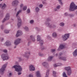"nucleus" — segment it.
Returning a JSON list of instances; mask_svg holds the SVG:
<instances>
[{
  "mask_svg": "<svg viewBox=\"0 0 77 77\" xmlns=\"http://www.w3.org/2000/svg\"><path fill=\"white\" fill-rule=\"evenodd\" d=\"M57 55H58L57 54H55V56H57Z\"/></svg>",
  "mask_w": 77,
  "mask_h": 77,
  "instance_id": "338daca9",
  "label": "nucleus"
},
{
  "mask_svg": "<svg viewBox=\"0 0 77 77\" xmlns=\"http://www.w3.org/2000/svg\"><path fill=\"white\" fill-rule=\"evenodd\" d=\"M64 46L63 45H60L57 49L58 51L60 50V49L62 50L64 48Z\"/></svg>",
  "mask_w": 77,
  "mask_h": 77,
  "instance_id": "f3484780",
  "label": "nucleus"
},
{
  "mask_svg": "<svg viewBox=\"0 0 77 77\" xmlns=\"http://www.w3.org/2000/svg\"><path fill=\"white\" fill-rule=\"evenodd\" d=\"M39 8H42L43 7V5H42V4H40L39 5Z\"/></svg>",
  "mask_w": 77,
  "mask_h": 77,
  "instance_id": "3c124183",
  "label": "nucleus"
},
{
  "mask_svg": "<svg viewBox=\"0 0 77 77\" xmlns=\"http://www.w3.org/2000/svg\"><path fill=\"white\" fill-rule=\"evenodd\" d=\"M54 67H57V66H60V64L58 63V65H56V64H54L53 65Z\"/></svg>",
  "mask_w": 77,
  "mask_h": 77,
  "instance_id": "473e14b6",
  "label": "nucleus"
},
{
  "mask_svg": "<svg viewBox=\"0 0 77 77\" xmlns=\"http://www.w3.org/2000/svg\"><path fill=\"white\" fill-rule=\"evenodd\" d=\"M38 56H40V57H42V56H44V55L43 54L41 53H39Z\"/></svg>",
  "mask_w": 77,
  "mask_h": 77,
  "instance_id": "4c0bfd02",
  "label": "nucleus"
},
{
  "mask_svg": "<svg viewBox=\"0 0 77 77\" xmlns=\"http://www.w3.org/2000/svg\"><path fill=\"white\" fill-rule=\"evenodd\" d=\"M18 21L19 23H21V19L18 20Z\"/></svg>",
  "mask_w": 77,
  "mask_h": 77,
  "instance_id": "09e8293b",
  "label": "nucleus"
},
{
  "mask_svg": "<svg viewBox=\"0 0 77 77\" xmlns=\"http://www.w3.org/2000/svg\"><path fill=\"white\" fill-rule=\"evenodd\" d=\"M45 24H46L47 26H48L50 29H54V28H56V26L54 24H51L48 22H46L45 23Z\"/></svg>",
  "mask_w": 77,
  "mask_h": 77,
  "instance_id": "20e7f679",
  "label": "nucleus"
},
{
  "mask_svg": "<svg viewBox=\"0 0 77 77\" xmlns=\"http://www.w3.org/2000/svg\"><path fill=\"white\" fill-rule=\"evenodd\" d=\"M19 3V1L17 0L13 1L12 2V6L16 7Z\"/></svg>",
  "mask_w": 77,
  "mask_h": 77,
  "instance_id": "1a4fd4ad",
  "label": "nucleus"
},
{
  "mask_svg": "<svg viewBox=\"0 0 77 77\" xmlns=\"http://www.w3.org/2000/svg\"><path fill=\"white\" fill-rule=\"evenodd\" d=\"M9 77H11V76H12V73H10L8 75Z\"/></svg>",
  "mask_w": 77,
  "mask_h": 77,
  "instance_id": "49530a36",
  "label": "nucleus"
},
{
  "mask_svg": "<svg viewBox=\"0 0 77 77\" xmlns=\"http://www.w3.org/2000/svg\"><path fill=\"white\" fill-rule=\"evenodd\" d=\"M7 51H7V50L6 49H5V50H4V51H3V52L4 53H6V52H7Z\"/></svg>",
  "mask_w": 77,
  "mask_h": 77,
  "instance_id": "864d4df0",
  "label": "nucleus"
},
{
  "mask_svg": "<svg viewBox=\"0 0 77 77\" xmlns=\"http://www.w3.org/2000/svg\"><path fill=\"white\" fill-rule=\"evenodd\" d=\"M12 68H14L15 71H17V72H20L23 69L21 67L20 65H15L12 66Z\"/></svg>",
  "mask_w": 77,
  "mask_h": 77,
  "instance_id": "f03ea898",
  "label": "nucleus"
},
{
  "mask_svg": "<svg viewBox=\"0 0 77 77\" xmlns=\"http://www.w3.org/2000/svg\"><path fill=\"white\" fill-rule=\"evenodd\" d=\"M22 12V10H19L17 12L16 14V17H17L18 16V15L19 14H20V13H21Z\"/></svg>",
  "mask_w": 77,
  "mask_h": 77,
  "instance_id": "a878e982",
  "label": "nucleus"
},
{
  "mask_svg": "<svg viewBox=\"0 0 77 77\" xmlns=\"http://www.w3.org/2000/svg\"><path fill=\"white\" fill-rule=\"evenodd\" d=\"M27 9V6H24L23 8V10L26 11Z\"/></svg>",
  "mask_w": 77,
  "mask_h": 77,
  "instance_id": "58836bf2",
  "label": "nucleus"
},
{
  "mask_svg": "<svg viewBox=\"0 0 77 77\" xmlns=\"http://www.w3.org/2000/svg\"><path fill=\"white\" fill-rule=\"evenodd\" d=\"M30 52H25L24 56L25 57H26L27 59H28L29 57V56H30Z\"/></svg>",
  "mask_w": 77,
  "mask_h": 77,
  "instance_id": "ddd939ff",
  "label": "nucleus"
},
{
  "mask_svg": "<svg viewBox=\"0 0 77 77\" xmlns=\"http://www.w3.org/2000/svg\"><path fill=\"white\" fill-rule=\"evenodd\" d=\"M60 26H64V23L63 22H61L60 23Z\"/></svg>",
  "mask_w": 77,
  "mask_h": 77,
  "instance_id": "ea45409f",
  "label": "nucleus"
},
{
  "mask_svg": "<svg viewBox=\"0 0 77 77\" xmlns=\"http://www.w3.org/2000/svg\"><path fill=\"white\" fill-rule=\"evenodd\" d=\"M72 26L73 27H75L77 26V25H76V24H73L72 25Z\"/></svg>",
  "mask_w": 77,
  "mask_h": 77,
  "instance_id": "8fccbe9b",
  "label": "nucleus"
},
{
  "mask_svg": "<svg viewBox=\"0 0 77 77\" xmlns=\"http://www.w3.org/2000/svg\"><path fill=\"white\" fill-rule=\"evenodd\" d=\"M30 43H31V42H29L28 43V45H29V44H30Z\"/></svg>",
  "mask_w": 77,
  "mask_h": 77,
  "instance_id": "680f3d73",
  "label": "nucleus"
},
{
  "mask_svg": "<svg viewBox=\"0 0 77 77\" xmlns=\"http://www.w3.org/2000/svg\"><path fill=\"white\" fill-rule=\"evenodd\" d=\"M60 8V6L58 5L57 6L56 8L54 9V11H58V10H59Z\"/></svg>",
  "mask_w": 77,
  "mask_h": 77,
  "instance_id": "aec40b11",
  "label": "nucleus"
},
{
  "mask_svg": "<svg viewBox=\"0 0 77 77\" xmlns=\"http://www.w3.org/2000/svg\"><path fill=\"white\" fill-rule=\"evenodd\" d=\"M42 65H43L45 68L47 69L48 68L49 66H48V64L47 62H43L42 63Z\"/></svg>",
  "mask_w": 77,
  "mask_h": 77,
  "instance_id": "f8f14e48",
  "label": "nucleus"
},
{
  "mask_svg": "<svg viewBox=\"0 0 77 77\" xmlns=\"http://www.w3.org/2000/svg\"><path fill=\"white\" fill-rule=\"evenodd\" d=\"M2 4H0V7H2Z\"/></svg>",
  "mask_w": 77,
  "mask_h": 77,
  "instance_id": "0e129e2a",
  "label": "nucleus"
},
{
  "mask_svg": "<svg viewBox=\"0 0 77 77\" xmlns=\"http://www.w3.org/2000/svg\"><path fill=\"white\" fill-rule=\"evenodd\" d=\"M29 69L30 71H35V66L33 65H30L29 66Z\"/></svg>",
  "mask_w": 77,
  "mask_h": 77,
  "instance_id": "4468645a",
  "label": "nucleus"
},
{
  "mask_svg": "<svg viewBox=\"0 0 77 77\" xmlns=\"http://www.w3.org/2000/svg\"><path fill=\"white\" fill-rule=\"evenodd\" d=\"M10 30H8L7 29H5L4 30V32L5 33H9Z\"/></svg>",
  "mask_w": 77,
  "mask_h": 77,
  "instance_id": "c85d7f7f",
  "label": "nucleus"
},
{
  "mask_svg": "<svg viewBox=\"0 0 77 77\" xmlns=\"http://www.w3.org/2000/svg\"><path fill=\"white\" fill-rule=\"evenodd\" d=\"M73 55L75 56H77V49H75L74 51L73 52Z\"/></svg>",
  "mask_w": 77,
  "mask_h": 77,
  "instance_id": "6ab92c4d",
  "label": "nucleus"
},
{
  "mask_svg": "<svg viewBox=\"0 0 77 77\" xmlns=\"http://www.w3.org/2000/svg\"><path fill=\"white\" fill-rule=\"evenodd\" d=\"M30 38L32 41H33V42H35V38H34V37L33 36V35H30Z\"/></svg>",
  "mask_w": 77,
  "mask_h": 77,
  "instance_id": "5701e85b",
  "label": "nucleus"
},
{
  "mask_svg": "<svg viewBox=\"0 0 77 77\" xmlns=\"http://www.w3.org/2000/svg\"><path fill=\"white\" fill-rule=\"evenodd\" d=\"M69 14L68 13L66 12L64 13V16L65 17H69Z\"/></svg>",
  "mask_w": 77,
  "mask_h": 77,
  "instance_id": "2f4dec72",
  "label": "nucleus"
},
{
  "mask_svg": "<svg viewBox=\"0 0 77 77\" xmlns=\"http://www.w3.org/2000/svg\"><path fill=\"white\" fill-rule=\"evenodd\" d=\"M53 58V57L51 56H49L48 59V61H51V60H52V59Z\"/></svg>",
  "mask_w": 77,
  "mask_h": 77,
  "instance_id": "393cba45",
  "label": "nucleus"
},
{
  "mask_svg": "<svg viewBox=\"0 0 77 77\" xmlns=\"http://www.w3.org/2000/svg\"><path fill=\"white\" fill-rule=\"evenodd\" d=\"M75 14L76 15H77V11H76V13H75Z\"/></svg>",
  "mask_w": 77,
  "mask_h": 77,
  "instance_id": "e2e57ef3",
  "label": "nucleus"
},
{
  "mask_svg": "<svg viewBox=\"0 0 77 77\" xmlns=\"http://www.w3.org/2000/svg\"><path fill=\"white\" fill-rule=\"evenodd\" d=\"M57 1H58L59 3H60L61 5H62V4H63L62 2V0H57Z\"/></svg>",
  "mask_w": 77,
  "mask_h": 77,
  "instance_id": "79ce46f5",
  "label": "nucleus"
},
{
  "mask_svg": "<svg viewBox=\"0 0 77 77\" xmlns=\"http://www.w3.org/2000/svg\"><path fill=\"white\" fill-rule=\"evenodd\" d=\"M50 70L49 69H48L47 70L46 72V76H48V75H49V72Z\"/></svg>",
  "mask_w": 77,
  "mask_h": 77,
  "instance_id": "cd10ccee",
  "label": "nucleus"
},
{
  "mask_svg": "<svg viewBox=\"0 0 77 77\" xmlns=\"http://www.w3.org/2000/svg\"><path fill=\"white\" fill-rule=\"evenodd\" d=\"M24 29L26 31H27V32L29 31V28L27 26H25V27Z\"/></svg>",
  "mask_w": 77,
  "mask_h": 77,
  "instance_id": "c9c22d12",
  "label": "nucleus"
},
{
  "mask_svg": "<svg viewBox=\"0 0 77 77\" xmlns=\"http://www.w3.org/2000/svg\"><path fill=\"white\" fill-rule=\"evenodd\" d=\"M7 65L8 63H6L5 64L3 65V66L0 69V73L1 75H3L4 74V71H5Z\"/></svg>",
  "mask_w": 77,
  "mask_h": 77,
  "instance_id": "7ed1b4c3",
  "label": "nucleus"
},
{
  "mask_svg": "<svg viewBox=\"0 0 77 77\" xmlns=\"http://www.w3.org/2000/svg\"><path fill=\"white\" fill-rule=\"evenodd\" d=\"M53 74L54 75H55L56 74V72L55 71H53Z\"/></svg>",
  "mask_w": 77,
  "mask_h": 77,
  "instance_id": "c03bdc74",
  "label": "nucleus"
},
{
  "mask_svg": "<svg viewBox=\"0 0 77 77\" xmlns=\"http://www.w3.org/2000/svg\"><path fill=\"white\" fill-rule=\"evenodd\" d=\"M1 57L3 60H7L9 59V57L8 55L5 54H2L1 55Z\"/></svg>",
  "mask_w": 77,
  "mask_h": 77,
  "instance_id": "423d86ee",
  "label": "nucleus"
},
{
  "mask_svg": "<svg viewBox=\"0 0 77 77\" xmlns=\"http://www.w3.org/2000/svg\"><path fill=\"white\" fill-rule=\"evenodd\" d=\"M17 48V46H15L14 47V48Z\"/></svg>",
  "mask_w": 77,
  "mask_h": 77,
  "instance_id": "69168bd1",
  "label": "nucleus"
},
{
  "mask_svg": "<svg viewBox=\"0 0 77 77\" xmlns=\"http://www.w3.org/2000/svg\"><path fill=\"white\" fill-rule=\"evenodd\" d=\"M5 45L7 47H10V46H11L12 45V43L11 42L9 41H7L5 43Z\"/></svg>",
  "mask_w": 77,
  "mask_h": 77,
  "instance_id": "9b49d317",
  "label": "nucleus"
},
{
  "mask_svg": "<svg viewBox=\"0 0 77 77\" xmlns=\"http://www.w3.org/2000/svg\"><path fill=\"white\" fill-rule=\"evenodd\" d=\"M21 39L20 38L16 39L14 42V44L16 45H18V44L21 42Z\"/></svg>",
  "mask_w": 77,
  "mask_h": 77,
  "instance_id": "9d476101",
  "label": "nucleus"
},
{
  "mask_svg": "<svg viewBox=\"0 0 77 77\" xmlns=\"http://www.w3.org/2000/svg\"><path fill=\"white\" fill-rule=\"evenodd\" d=\"M45 49V48H42V50H44Z\"/></svg>",
  "mask_w": 77,
  "mask_h": 77,
  "instance_id": "774afa93",
  "label": "nucleus"
},
{
  "mask_svg": "<svg viewBox=\"0 0 77 77\" xmlns=\"http://www.w3.org/2000/svg\"><path fill=\"white\" fill-rule=\"evenodd\" d=\"M37 41H39L40 42V44L41 45H42L44 44V41L42 40H41V37L39 35H38L37 36Z\"/></svg>",
  "mask_w": 77,
  "mask_h": 77,
  "instance_id": "6e6552de",
  "label": "nucleus"
},
{
  "mask_svg": "<svg viewBox=\"0 0 77 77\" xmlns=\"http://www.w3.org/2000/svg\"><path fill=\"white\" fill-rule=\"evenodd\" d=\"M42 3L43 4V5H47V3L44 1H43L42 2Z\"/></svg>",
  "mask_w": 77,
  "mask_h": 77,
  "instance_id": "de8ad7c7",
  "label": "nucleus"
},
{
  "mask_svg": "<svg viewBox=\"0 0 77 77\" xmlns=\"http://www.w3.org/2000/svg\"><path fill=\"white\" fill-rule=\"evenodd\" d=\"M67 72L68 75H70L71 74V70L67 71Z\"/></svg>",
  "mask_w": 77,
  "mask_h": 77,
  "instance_id": "c756f323",
  "label": "nucleus"
},
{
  "mask_svg": "<svg viewBox=\"0 0 77 77\" xmlns=\"http://www.w3.org/2000/svg\"><path fill=\"white\" fill-rule=\"evenodd\" d=\"M6 8V5L5 3H4L2 5V6L1 7L2 9H5V8Z\"/></svg>",
  "mask_w": 77,
  "mask_h": 77,
  "instance_id": "412c9836",
  "label": "nucleus"
},
{
  "mask_svg": "<svg viewBox=\"0 0 77 77\" xmlns=\"http://www.w3.org/2000/svg\"><path fill=\"white\" fill-rule=\"evenodd\" d=\"M47 38H50V36L49 35H48L47 37Z\"/></svg>",
  "mask_w": 77,
  "mask_h": 77,
  "instance_id": "052dcab7",
  "label": "nucleus"
},
{
  "mask_svg": "<svg viewBox=\"0 0 77 77\" xmlns=\"http://www.w3.org/2000/svg\"><path fill=\"white\" fill-rule=\"evenodd\" d=\"M4 40V38H1V41H3Z\"/></svg>",
  "mask_w": 77,
  "mask_h": 77,
  "instance_id": "bf43d9fd",
  "label": "nucleus"
},
{
  "mask_svg": "<svg viewBox=\"0 0 77 77\" xmlns=\"http://www.w3.org/2000/svg\"><path fill=\"white\" fill-rule=\"evenodd\" d=\"M21 72H19L18 73V75H21Z\"/></svg>",
  "mask_w": 77,
  "mask_h": 77,
  "instance_id": "5fc2aeb1",
  "label": "nucleus"
},
{
  "mask_svg": "<svg viewBox=\"0 0 77 77\" xmlns=\"http://www.w3.org/2000/svg\"><path fill=\"white\" fill-rule=\"evenodd\" d=\"M18 20H20L21 19H20V17L19 16H17V17Z\"/></svg>",
  "mask_w": 77,
  "mask_h": 77,
  "instance_id": "4d7b16f0",
  "label": "nucleus"
},
{
  "mask_svg": "<svg viewBox=\"0 0 77 77\" xmlns=\"http://www.w3.org/2000/svg\"><path fill=\"white\" fill-rule=\"evenodd\" d=\"M77 9V6H75V5L74 4V2H72L69 6V11H74V10H75V9Z\"/></svg>",
  "mask_w": 77,
  "mask_h": 77,
  "instance_id": "f257e3e1",
  "label": "nucleus"
},
{
  "mask_svg": "<svg viewBox=\"0 0 77 77\" xmlns=\"http://www.w3.org/2000/svg\"><path fill=\"white\" fill-rule=\"evenodd\" d=\"M35 10L36 12H38V11H39V8L38 7H36L35 8Z\"/></svg>",
  "mask_w": 77,
  "mask_h": 77,
  "instance_id": "bb28decb",
  "label": "nucleus"
},
{
  "mask_svg": "<svg viewBox=\"0 0 77 77\" xmlns=\"http://www.w3.org/2000/svg\"><path fill=\"white\" fill-rule=\"evenodd\" d=\"M75 15V14H72V13L69 14V17H70V18H73V17H74Z\"/></svg>",
  "mask_w": 77,
  "mask_h": 77,
  "instance_id": "b1692460",
  "label": "nucleus"
},
{
  "mask_svg": "<svg viewBox=\"0 0 77 77\" xmlns=\"http://www.w3.org/2000/svg\"><path fill=\"white\" fill-rule=\"evenodd\" d=\"M63 77H68L67 76H66V75L65 73V72H63Z\"/></svg>",
  "mask_w": 77,
  "mask_h": 77,
  "instance_id": "72a5a7b5",
  "label": "nucleus"
},
{
  "mask_svg": "<svg viewBox=\"0 0 77 77\" xmlns=\"http://www.w3.org/2000/svg\"><path fill=\"white\" fill-rule=\"evenodd\" d=\"M52 36L54 38H56L57 36V34L56 33H54L52 34Z\"/></svg>",
  "mask_w": 77,
  "mask_h": 77,
  "instance_id": "7c9ffc66",
  "label": "nucleus"
},
{
  "mask_svg": "<svg viewBox=\"0 0 77 77\" xmlns=\"http://www.w3.org/2000/svg\"><path fill=\"white\" fill-rule=\"evenodd\" d=\"M56 51L55 49H51V53H54Z\"/></svg>",
  "mask_w": 77,
  "mask_h": 77,
  "instance_id": "f704fd0d",
  "label": "nucleus"
},
{
  "mask_svg": "<svg viewBox=\"0 0 77 77\" xmlns=\"http://www.w3.org/2000/svg\"><path fill=\"white\" fill-rule=\"evenodd\" d=\"M26 12L27 13L29 14V13L30 12V9L29 8L26 11Z\"/></svg>",
  "mask_w": 77,
  "mask_h": 77,
  "instance_id": "a19ab883",
  "label": "nucleus"
},
{
  "mask_svg": "<svg viewBox=\"0 0 77 77\" xmlns=\"http://www.w3.org/2000/svg\"><path fill=\"white\" fill-rule=\"evenodd\" d=\"M69 37V33L65 34L64 35H63L62 36V38L64 41L67 40Z\"/></svg>",
  "mask_w": 77,
  "mask_h": 77,
  "instance_id": "0eeeda50",
  "label": "nucleus"
},
{
  "mask_svg": "<svg viewBox=\"0 0 77 77\" xmlns=\"http://www.w3.org/2000/svg\"><path fill=\"white\" fill-rule=\"evenodd\" d=\"M36 76L37 77H41V73L39 71H37L36 72Z\"/></svg>",
  "mask_w": 77,
  "mask_h": 77,
  "instance_id": "a211bd4d",
  "label": "nucleus"
},
{
  "mask_svg": "<svg viewBox=\"0 0 77 77\" xmlns=\"http://www.w3.org/2000/svg\"><path fill=\"white\" fill-rule=\"evenodd\" d=\"M65 69L67 71H70L71 70V67L70 66L69 67H66L65 68Z\"/></svg>",
  "mask_w": 77,
  "mask_h": 77,
  "instance_id": "4be33fe9",
  "label": "nucleus"
},
{
  "mask_svg": "<svg viewBox=\"0 0 77 77\" xmlns=\"http://www.w3.org/2000/svg\"><path fill=\"white\" fill-rule=\"evenodd\" d=\"M34 22V20H30V24H33Z\"/></svg>",
  "mask_w": 77,
  "mask_h": 77,
  "instance_id": "37998d69",
  "label": "nucleus"
},
{
  "mask_svg": "<svg viewBox=\"0 0 77 77\" xmlns=\"http://www.w3.org/2000/svg\"><path fill=\"white\" fill-rule=\"evenodd\" d=\"M19 59L20 61H21V60H22V59H21V57L19 58Z\"/></svg>",
  "mask_w": 77,
  "mask_h": 77,
  "instance_id": "13d9d810",
  "label": "nucleus"
},
{
  "mask_svg": "<svg viewBox=\"0 0 77 77\" xmlns=\"http://www.w3.org/2000/svg\"><path fill=\"white\" fill-rule=\"evenodd\" d=\"M1 29H2V30H3V29H4L3 25H1Z\"/></svg>",
  "mask_w": 77,
  "mask_h": 77,
  "instance_id": "a18cd8bd",
  "label": "nucleus"
},
{
  "mask_svg": "<svg viewBox=\"0 0 77 77\" xmlns=\"http://www.w3.org/2000/svg\"><path fill=\"white\" fill-rule=\"evenodd\" d=\"M67 57H60L59 58V59L60 60H64V61H66L67 60Z\"/></svg>",
  "mask_w": 77,
  "mask_h": 77,
  "instance_id": "dca6fc26",
  "label": "nucleus"
},
{
  "mask_svg": "<svg viewBox=\"0 0 77 77\" xmlns=\"http://www.w3.org/2000/svg\"><path fill=\"white\" fill-rule=\"evenodd\" d=\"M59 54L60 56H62V53L61 52H60Z\"/></svg>",
  "mask_w": 77,
  "mask_h": 77,
  "instance_id": "6e6d98bb",
  "label": "nucleus"
},
{
  "mask_svg": "<svg viewBox=\"0 0 77 77\" xmlns=\"http://www.w3.org/2000/svg\"><path fill=\"white\" fill-rule=\"evenodd\" d=\"M21 23H17V27L18 28H20V27L21 26Z\"/></svg>",
  "mask_w": 77,
  "mask_h": 77,
  "instance_id": "e433bc0d",
  "label": "nucleus"
},
{
  "mask_svg": "<svg viewBox=\"0 0 77 77\" xmlns=\"http://www.w3.org/2000/svg\"><path fill=\"white\" fill-rule=\"evenodd\" d=\"M23 33H22V31L20 30H18L17 32V34L16 35V36L17 37H18L20 35H22Z\"/></svg>",
  "mask_w": 77,
  "mask_h": 77,
  "instance_id": "2eb2a0df",
  "label": "nucleus"
},
{
  "mask_svg": "<svg viewBox=\"0 0 77 77\" xmlns=\"http://www.w3.org/2000/svg\"><path fill=\"white\" fill-rule=\"evenodd\" d=\"M23 4H21L20 5V8H23Z\"/></svg>",
  "mask_w": 77,
  "mask_h": 77,
  "instance_id": "603ef678",
  "label": "nucleus"
},
{
  "mask_svg": "<svg viewBox=\"0 0 77 77\" xmlns=\"http://www.w3.org/2000/svg\"><path fill=\"white\" fill-rule=\"evenodd\" d=\"M10 18V15L9 14L7 13L6 14L5 17L3 20L2 21V23H3L5 21H6L7 20H9V18Z\"/></svg>",
  "mask_w": 77,
  "mask_h": 77,
  "instance_id": "39448f33",
  "label": "nucleus"
}]
</instances>
